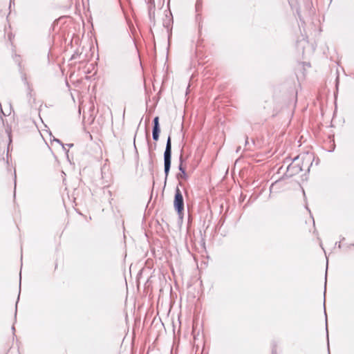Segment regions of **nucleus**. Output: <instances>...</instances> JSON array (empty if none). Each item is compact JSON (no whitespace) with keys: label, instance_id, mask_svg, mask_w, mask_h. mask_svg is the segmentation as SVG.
<instances>
[{"label":"nucleus","instance_id":"f257e3e1","mask_svg":"<svg viewBox=\"0 0 354 354\" xmlns=\"http://www.w3.org/2000/svg\"><path fill=\"white\" fill-rule=\"evenodd\" d=\"M315 156L313 153H302L295 157L287 167L286 176L292 177L299 173L307 174L313 165Z\"/></svg>","mask_w":354,"mask_h":354},{"label":"nucleus","instance_id":"1a4fd4ad","mask_svg":"<svg viewBox=\"0 0 354 354\" xmlns=\"http://www.w3.org/2000/svg\"><path fill=\"white\" fill-rule=\"evenodd\" d=\"M68 145L69 147H73V144H68V145Z\"/></svg>","mask_w":354,"mask_h":354},{"label":"nucleus","instance_id":"20e7f679","mask_svg":"<svg viewBox=\"0 0 354 354\" xmlns=\"http://www.w3.org/2000/svg\"><path fill=\"white\" fill-rule=\"evenodd\" d=\"M159 133H160V129H156V128L153 129L152 138H153V140L157 141L158 140Z\"/></svg>","mask_w":354,"mask_h":354},{"label":"nucleus","instance_id":"423d86ee","mask_svg":"<svg viewBox=\"0 0 354 354\" xmlns=\"http://www.w3.org/2000/svg\"><path fill=\"white\" fill-rule=\"evenodd\" d=\"M180 165H179V167H178V169H179V170L181 171V173H184V171H185V169L183 167V165H182V161H183V160H182V158H181V157L180 158Z\"/></svg>","mask_w":354,"mask_h":354},{"label":"nucleus","instance_id":"7ed1b4c3","mask_svg":"<svg viewBox=\"0 0 354 354\" xmlns=\"http://www.w3.org/2000/svg\"><path fill=\"white\" fill-rule=\"evenodd\" d=\"M184 203L183 198L180 189L177 187L176 189L174 198V207L178 214H180L183 210Z\"/></svg>","mask_w":354,"mask_h":354},{"label":"nucleus","instance_id":"f03ea898","mask_svg":"<svg viewBox=\"0 0 354 354\" xmlns=\"http://www.w3.org/2000/svg\"><path fill=\"white\" fill-rule=\"evenodd\" d=\"M171 137L169 136L167 140L166 147L164 152V171L167 178L171 167Z\"/></svg>","mask_w":354,"mask_h":354},{"label":"nucleus","instance_id":"0eeeda50","mask_svg":"<svg viewBox=\"0 0 354 354\" xmlns=\"http://www.w3.org/2000/svg\"><path fill=\"white\" fill-rule=\"evenodd\" d=\"M167 21H168V22H167V23H166V24H164V26H165L167 28H169V26H170V22H171V19H170V17H169L167 18Z\"/></svg>","mask_w":354,"mask_h":354},{"label":"nucleus","instance_id":"39448f33","mask_svg":"<svg viewBox=\"0 0 354 354\" xmlns=\"http://www.w3.org/2000/svg\"><path fill=\"white\" fill-rule=\"evenodd\" d=\"M158 120H159L158 117H156L153 119V129H156H156H160Z\"/></svg>","mask_w":354,"mask_h":354},{"label":"nucleus","instance_id":"6e6552de","mask_svg":"<svg viewBox=\"0 0 354 354\" xmlns=\"http://www.w3.org/2000/svg\"><path fill=\"white\" fill-rule=\"evenodd\" d=\"M182 176H183L184 178H187V174H186L185 171H184V173H182Z\"/></svg>","mask_w":354,"mask_h":354}]
</instances>
